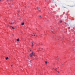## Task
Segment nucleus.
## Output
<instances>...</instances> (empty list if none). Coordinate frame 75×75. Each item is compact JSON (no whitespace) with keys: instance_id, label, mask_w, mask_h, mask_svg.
Here are the masks:
<instances>
[{"instance_id":"1","label":"nucleus","mask_w":75,"mask_h":75,"mask_svg":"<svg viewBox=\"0 0 75 75\" xmlns=\"http://www.w3.org/2000/svg\"><path fill=\"white\" fill-rule=\"evenodd\" d=\"M33 53H34V52H32L31 54H30L31 58H32L33 57V56L34 55H33Z\"/></svg>"},{"instance_id":"2","label":"nucleus","mask_w":75,"mask_h":75,"mask_svg":"<svg viewBox=\"0 0 75 75\" xmlns=\"http://www.w3.org/2000/svg\"><path fill=\"white\" fill-rule=\"evenodd\" d=\"M28 65H29L30 67H31V66H32V65L30 63H29Z\"/></svg>"},{"instance_id":"3","label":"nucleus","mask_w":75,"mask_h":75,"mask_svg":"<svg viewBox=\"0 0 75 75\" xmlns=\"http://www.w3.org/2000/svg\"><path fill=\"white\" fill-rule=\"evenodd\" d=\"M38 8V10L39 11V12H41V10H40V9L39 8Z\"/></svg>"},{"instance_id":"4","label":"nucleus","mask_w":75,"mask_h":75,"mask_svg":"<svg viewBox=\"0 0 75 75\" xmlns=\"http://www.w3.org/2000/svg\"><path fill=\"white\" fill-rule=\"evenodd\" d=\"M6 60H7V59H8V57H7L6 58Z\"/></svg>"},{"instance_id":"5","label":"nucleus","mask_w":75,"mask_h":75,"mask_svg":"<svg viewBox=\"0 0 75 75\" xmlns=\"http://www.w3.org/2000/svg\"><path fill=\"white\" fill-rule=\"evenodd\" d=\"M31 42L32 44V47H33V42Z\"/></svg>"},{"instance_id":"6","label":"nucleus","mask_w":75,"mask_h":75,"mask_svg":"<svg viewBox=\"0 0 75 75\" xmlns=\"http://www.w3.org/2000/svg\"><path fill=\"white\" fill-rule=\"evenodd\" d=\"M24 23H21V25H24Z\"/></svg>"},{"instance_id":"7","label":"nucleus","mask_w":75,"mask_h":75,"mask_svg":"<svg viewBox=\"0 0 75 75\" xmlns=\"http://www.w3.org/2000/svg\"><path fill=\"white\" fill-rule=\"evenodd\" d=\"M19 38H18V39H17V41H19Z\"/></svg>"},{"instance_id":"8","label":"nucleus","mask_w":75,"mask_h":75,"mask_svg":"<svg viewBox=\"0 0 75 75\" xmlns=\"http://www.w3.org/2000/svg\"><path fill=\"white\" fill-rule=\"evenodd\" d=\"M11 27H12V29H15L14 28H13V26H11Z\"/></svg>"},{"instance_id":"9","label":"nucleus","mask_w":75,"mask_h":75,"mask_svg":"<svg viewBox=\"0 0 75 75\" xmlns=\"http://www.w3.org/2000/svg\"><path fill=\"white\" fill-rule=\"evenodd\" d=\"M51 31L52 32V33H55V32L54 31Z\"/></svg>"},{"instance_id":"10","label":"nucleus","mask_w":75,"mask_h":75,"mask_svg":"<svg viewBox=\"0 0 75 75\" xmlns=\"http://www.w3.org/2000/svg\"><path fill=\"white\" fill-rule=\"evenodd\" d=\"M56 69H55V71H57V67L55 68Z\"/></svg>"},{"instance_id":"11","label":"nucleus","mask_w":75,"mask_h":75,"mask_svg":"<svg viewBox=\"0 0 75 75\" xmlns=\"http://www.w3.org/2000/svg\"><path fill=\"white\" fill-rule=\"evenodd\" d=\"M62 21H60V23H62Z\"/></svg>"},{"instance_id":"12","label":"nucleus","mask_w":75,"mask_h":75,"mask_svg":"<svg viewBox=\"0 0 75 75\" xmlns=\"http://www.w3.org/2000/svg\"><path fill=\"white\" fill-rule=\"evenodd\" d=\"M46 64H47V62H45Z\"/></svg>"},{"instance_id":"13","label":"nucleus","mask_w":75,"mask_h":75,"mask_svg":"<svg viewBox=\"0 0 75 75\" xmlns=\"http://www.w3.org/2000/svg\"><path fill=\"white\" fill-rule=\"evenodd\" d=\"M28 61H29V62H31V60L30 61H29V60H28Z\"/></svg>"},{"instance_id":"14","label":"nucleus","mask_w":75,"mask_h":75,"mask_svg":"<svg viewBox=\"0 0 75 75\" xmlns=\"http://www.w3.org/2000/svg\"><path fill=\"white\" fill-rule=\"evenodd\" d=\"M33 34H34V36H35V35L34 34V33H33Z\"/></svg>"},{"instance_id":"15","label":"nucleus","mask_w":75,"mask_h":75,"mask_svg":"<svg viewBox=\"0 0 75 75\" xmlns=\"http://www.w3.org/2000/svg\"><path fill=\"white\" fill-rule=\"evenodd\" d=\"M57 71V72H58V73H59V71Z\"/></svg>"},{"instance_id":"16","label":"nucleus","mask_w":75,"mask_h":75,"mask_svg":"<svg viewBox=\"0 0 75 75\" xmlns=\"http://www.w3.org/2000/svg\"><path fill=\"white\" fill-rule=\"evenodd\" d=\"M13 24V23L12 22V23H11V24Z\"/></svg>"},{"instance_id":"17","label":"nucleus","mask_w":75,"mask_h":75,"mask_svg":"<svg viewBox=\"0 0 75 75\" xmlns=\"http://www.w3.org/2000/svg\"><path fill=\"white\" fill-rule=\"evenodd\" d=\"M6 27H8V25H6Z\"/></svg>"},{"instance_id":"18","label":"nucleus","mask_w":75,"mask_h":75,"mask_svg":"<svg viewBox=\"0 0 75 75\" xmlns=\"http://www.w3.org/2000/svg\"><path fill=\"white\" fill-rule=\"evenodd\" d=\"M18 12H20V10H19V11H18Z\"/></svg>"},{"instance_id":"19","label":"nucleus","mask_w":75,"mask_h":75,"mask_svg":"<svg viewBox=\"0 0 75 75\" xmlns=\"http://www.w3.org/2000/svg\"><path fill=\"white\" fill-rule=\"evenodd\" d=\"M39 17H41V16H39Z\"/></svg>"},{"instance_id":"20","label":"nucleus","mask_w":75,"mask_h":75,"mask_svg":"<svg viewBox=\"0 0 75 75\" xmlns=\"http://www.w3.org/2000/svg\"><path fill=\"white\" fill-rule=\"evenodd\" d=\"M17 14H18V13H17Z\"/></svg>"},{"instance_id":"21","label":"nucleus","mask_w":75,"mask_h":75,"mask_svg":"<svg viewBox=\"0 0 75 75\" xmlns=\"http://www.w3.org/2000/svg\"><path fill=\"white\" fill-rule=\"evenodd\" d=\"M13 66V65H12L11 66V67H12Z\"/></svg>"},{"instance_id":"22","label":"nucleus","mask_w":75,"mask_h":75,"mask_svg":"<svg viewBox=\"0 0 75 75\" xmlns=\"http://www.w3.org/2000/svg\"><path fill=\"white\" fill-rule=\"evenodd\" d=\"M35 55V56H37V55Z\"/></svg>"},{"instance_id":"23","label":"nucleus","mask_w":75,"mask_h":75,"mask_svg":"<svg viewBox=\"0 0 75 75\" xmlns=\"http://www.w3.org/2000/svg\"><path fill=\"white\" fill-rule=\"evenodd\" d=\"M30 51H31V50H30Z\"/></svg>"},{"instance_id":"24","label":"nucleus","mask_w":75,"mask_h":75,"mask_svg":"<svg viewBox=\"0 0 75 75\" xmlns=\"http://www.w3.org/2000/svg\"><path fill=\"white\" fill-rule=\"evenodd\" d=\"M7 1H8V0H7Z\"/></svg>"},{"instance_id":"25","label":"nucleus","mask_w":75,"mask_h":75,"mask_svg":"<svg viewBox=\"0 0 75 75\" xmlns=\"http://www.w3.org/2000/svg\"><path fill=\"white\" fill-rule=\"evenodd\" d=\"M12 35H14V34H13Z\"/></svg>"},{"instance_id":"26","label":"nucleus","mask_w":75,"mask_h":75,"mask_svg":"<svg viewBox=\"0 0 75 75\" xmlns=\"http://www.w3.org/2000/svg\"><path fill=\"white\" fill-rule=\"evenodd\" d=\"M12 4V5H13V4Z\"/></svg>"},{"instance_id":"27","label":"nucleus","mask_w":75,"mask_h":75,"mask_svg":"<svg viewBox=\"0 0 75 75\" xmlns=\"http://www.w3.org/2000/svg\"><path fill=\"white\" fill-rule=\"evenodd\" d=\"M58 68H59V67H58Z\"/></svg>"},{"instance_id":"28","label":"nucleus","mask_w":75,"mask_h":75,"mask_svg":"<svg viewBox=\"0 0 75 75\" xmlns=\"http://www.w3.org/2000/svg\"><path fill=\"white\" fill-rule=\"evenodd\" d=\"M0 1H1V0H0Z\"/></svg>"},{"instance_id":"29","label":"nucleus","mask_w":75,"mask_h":75,"mask_svg":"<svg viewBox=\"0 0 75 75\" xmlns=\"http://www.w3.org/2000/svg\"><path fill=\"white\" fill-rule=\"evenodd\" d=\"M39 50H40V48H39Z\"/></svg>"},{"instance_id":"30","label":"nucleus","mask_w":75,"mask_h":75,"mask_svg":"<svg viewBox=\"0 0 75 75\" xmlns=\"http://www.w3.org/2000/svg\"><path fill=\"white\" fill-rule=\"evenodd\" d=\"M9 7H11V6H9Z\"/></svg>"},{"instance_id":"31","label":"nucleus","mask_w":75,"mask_h":75,"mask_svg":"<svg viewBox=\"0 0 75 75\" xmlns=\"http://www.w3.org/2000/svg\"><path fill=\"white\" fill-rule=\"evenodd\" d=\"M32 36H33V35H32Z\"/></svg>"},{"instance_id":"32","label":"nucleus","mask_w":75,"mask_h":75,"mask_svg":"<svg viewBox=\"0 0 75 75\" xmlns=\"http://www.w3.org/2000/svg\"><path fill=\"white\" fill-rule=\"evenodd\" d=\"M35 58V59H36V58Z\"/></svg>"},{"instance_id":"33","label":"nucleus","mask_w":75,"mask_h":75,"mask_svg":"<svg viewBox=\"0 0 75 75\" xmlns=\"http://www.w3.org/2000/svg\"><path fill=\"white\" fill-rule=\"evenodd\" d=\"M54 69V68H53V69Z\"/></svg>"},{"instance_id":"34","label":"nucleus","mask_w":75,"mask_h":75,"mask_svg":"<svg viewBox=\"0 0 75 75\" xmlns=\"http://www.w3.org/2000/svg\"><path fill=\"white\" fill-rule=\"evenodd\" d=\"M56 59H57V58H56Z\"/></svg>"},{"instance_id":"35","label":"nucleus","mask_w":75,"mask_h":75,"mask_svg":"<svg viewBox=\"0 0 75 75\" xmlns=\"http://www.w3.org/2000/svg\"><path fill=\"white\" fill-rule=\"evenodd\" d=\"M36 37H37V35L36 36Z\"/></svg>"},{"instance_id":"36","label":"nucleus","mask_w":75,"mask_h":75,"mask_svg":"<svg viewBox=\"0 0 75 75\" xmlns=\"http://www.w3.org/2000/svg\"><path fill=\"white\" fill-rule=\"evenodd\" d=\"M56 40H57V39H56Z\"/></svg>"},{"instance_id":"37","label":"nucleus","mask_w":75,"mask_h":75,"mask_svg":"<svg viewBox=\"0 0 75 75\" xmlns=\"http://www.w3.org/2000/svg\"><path fill=\"white\" fill-rule=\"evenodd\" d=\"M29 57H30V56H29Z\"/></svg>"},{"instance_id":"38","label":"nucleus","mask_w":75,"mask_h":75,"mask_svg":"<svg viewBox=\"0 0 75 75\" xmlns=\"http://www.w3.org/2000/svg\"><path fill=\"white\" fill-rule=\"evenodd\" d=\"M12 0H11L12 1Z\"/></svg>"}]
</instances>
